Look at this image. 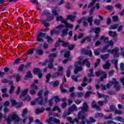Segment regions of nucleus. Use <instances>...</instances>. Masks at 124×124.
<instances>
[{"label": "nucleus", "mask_w": 124, "mask_h": 124, "mask_svg": "<svg viewBox=\"0 0 124 124\" xmlns=\"http://www.w3.org/2000/svg\"><path fill=\"white\" fill-rule=\"evenodd\" d=\"M36 36H37L36 39L37 42L43 43V42H44V39H46L48 43H50V42L53 41L52 37L49 35H46V33L45 32H38L36 35Z\"/></svg>", "instance_id": "f257e3e1"}, {"label": "nucleus", "mask_w": 124, "mask_h": 124, "mask_svg": "<svg viewBox=\"0 0 124 124\" xmlns=\"http://www.w3.org/2000/svg\"><path fill=\"white\" fill-rule=\"evenodd\" d=\"M80 108L81 110L78 112V116L84 118L83 117V116H85L84 113L89 111V106H88L87 102L83 103V107H80Z\"/></svg>", "instance_id": "f03ea898"}, {"label": "nucleus", "mask_w": 124, "mask_h": 124, "mask_svg": "<svg viewBox=\"0 0 124 124\" xmlns=\"http://www.w3.org/2000/svg\"><path fill=\"white\" fill-rule=\"evenodd\" d=\"M6 122L7 124H11L12 121H14V122H19L20 118H19V116L17 114H13L11 116H9V117L5 119Z\"/></svg>", "instance_id": "7ed1b4c3"}, {"label": "nucleus", "mask_w": 124, "mask_h": 124, "mask_svg": "<svg viewBox=\"0 0 124 124\" xmlns=\"http://www.w3.org/2000/svg\"><path fill=\"white\" fill-rule=\"evenodd\" d=\"M95 74H96V76H97V77L102 76L100 77V78L99 79V81H100L101 82H102V81H103V79H106V78H107V74H106V72L101 70H99L98 71H96L95 72Z\"/></svg>", "instance_id": "20e7f679"}, {"label": "nucleus", "mask_w": 124, "mask_h": 124, "mask_svg": "<svg viewBox=\"0 0 124 124\" xmlns=\"http://www.w3.org/2000/svg\"><path fill=\"white\" fill-rule=\"evenodd\" d=\"M43 97L42 96H39L38 98L35 99V100L31 102V105L33 106V105H35L36 104V102H37L39 105H41L42 106L43 104H44V102L43 101Z\"/></svg>", "instance_id": "39448f33"}, {"label": "nucleus", "mask_w": 124, "mask_h": 124, "mask_svg": "<svg viewBox=\"0 0 124 124\" xmlns=\"http://www.w3.org/2000/svg\"><path fill=\"white\" fill-rule=\"evenodd\" d=\"M109 84L114 85V87L116 92H119L121 90V86L119 85V82L116 79V78H112V80L109 81Z\"/></svg>", "instance_id": "423d86ee"}, {"label": "nucleus", "mask_w": 124, "mask_h": 124, "mask_svg": "<svg viewBox=\"0 0 124 124\" xmlns=\"http://www.w3.org/2000/svg\"><path fill=\"white\" fill-rule=\"evenodd\" d=\"M33 73L34 75H37L38 77L41 79L42 77H43V74H42V72L39 68H34L33 70Z\"/></svg>", "instance_id": "0eeeda50"}, {"label": "nucleus", "mask_w": 124, "mask_h": 124, "mask_svg": "<svg viewBox=\"0 0 124 124\" xmlns=\"http://www.w3.org/2000/svg\"><path fill=\"white\" fill-rule=\"evenodd\" d=\"M101 31V29L100 27H97L94 29V32L95 33V35L93 37V40H97V39L99 37V32H100Z\"/></svg>", "instance_id": "6e6552de"}, {"label": "nucleus", "mask_w": 124, "mask_h": 124, "mask_svg": "<svg viewBox=\"0 0 124 124\" xmlns=\"http://www.w3.org/2000/svg\"><path fill=\"white\" fill-rule=\"evenodd\" d=\"M113 54L114 59H117V58H119L120 57V52H119V49L118 47H116L114 49L111 50L110 52Z\"/></svg>", "instance_id": "1a4fd4ad"}, {"label": "nucleus", "mask_w": 124, "mask_h": 124, "mask_svg": "<svg viewBox=\"0 0 124 124\" xmlns=\"http://www.w3.org/2000/svg\"><path fill=\"white\" fill-rule=\"evenodd\" d=\"M3 106H4V108H3V111L4 112V114H7L8 113V112H9V109H8V106H9V105H10V102H9V101H5L4 103H3Z\"/></svg>", "instance_id": "9d476101"}, {"label": "nucleus", "mask_w": 124, "mask_h": 124, "mask_svg": "<svg viewBox=\"0 0 124 124\" xmlns=\"http://www.w3.org/2000/svg\"><path fill=\"white\" fill-rule=\"evenodd\" d=\"M46 122L48 124H50L51 122H54V123H55L56 124H61V121L59 119L52 117H50L48 119H47Z\"/></svg>", "instance_id": "9b49d317"}, {"label": "nucleus", "mask_w": 124, "mask_h": 124, "mask_svg": "<svg viewBox=\"0 0 124 124\" xmlns=\"http://www.w3.org/2000/svg\"><path fill=\"white\" fill-rule=\"evenodd\" d=\"M81 53H83V54H84V55H87L89 56V57H93V52H92V50H86L84 48L81 49Z\"/></svg>", "instance_id": "f8f14e48"}, {"label": "nucleus", "mask_w": 124, "mask_h": 124, "mask_svg": "<svg viewBox=\"0 0 124 124\" xmlns=\"http://www.w3.org/2000/svg\"><path fill=\"white\" fill-rule=\"evenodd\" d=\"M56 21L57 22H61L62 24H64L65 22L67 21L66 19H64V18L62 17V16L59 15L56 16Z\"/></svg>", "instance_id": "ddd939ff"}, {"label": "nucleus", "mask_w": 124, "mask_h": 124, "mask_svg": "<svg viewBox=\"0 0 124 124\" xmlns=\"http://www.w3.org/2000/svg\"><path fill=\"white\" fill-rule=\"evenodd\" d=\"M28 93H29V89L26 88L24 89V91H22L21 94L19 95V98L22 99L23 97H25L26 94H28Z\"/></svg>", "instance_id": "4468645a"}, {"label": "nucleus", "mask_w": 124, "mask_h": 124, "mask_svg": "<svg viewBox=\"0 0 124 124\" xmlns=\"http://www.w3.org/2000/svg\"><path fill=\"white\" fill-rule=\"evenodd\" d=\"M33 77L32 76V74L31 72V71H28L27 72L26 75L24 77V80H28V79H31Z\"/></svg>", "instance_id": "2eb2a0df"}, {"label": "nucleus", "mask_w": 124, "mask_h": 124, "mask_svg": "<svg viewBox=\"0 0 124 124\" xmlns=\"http://www.w3.org/2000/svg\"><path fill=\"white\" fill-rule=\"evenodd\" d=\"M108 48H109L108 46L107 45L104 46L103 49L101 50V53H106V52H108V53H111V52L112 51V50L108 49Z\"/></svg>", "instance_id": "dca6fc26"}, {"label": "nucleus", "mask_w": 124, "mask_h": 124, "mask_svg": "<svg viewBox=\"0 0 124 124\" xmlns=\"http://www.w3.org/2000/svg\"><path fill=\"white\" fill-rule=\"evenodd\" d=\"M85 41H87V42H91V41H92V37H90L89 36L85 37L80 42L81 44H84Z\"/></svg>", "instance_id": "f3484780"}, {"label": "nucleus", "mask_w": 124, "mask_h": 124, "mask_svg": "<svg viewBox=\"0 0 124 124\" xmlns=\"http://www.w3.org/2000/svg\"><path fill=\"white\" fill-rule=\"evenodd\" d=\"M83 118L82 117V116H79V115L77 116V118L78 120H81V122L80 123V124H86V120H87V117L85 116H82Z\"/></svg>", "instance_id": "a211bd4d"}, {"label": "nucleus", "mask_w": 124, "mask_h": 124, "mask_svg": "<svg viewBox=\"0 0 124 124\" xmlns=\"http://www.w3.org/2000/svg\"><path fill=\"white\" fill-rule=\"evenodd\" d=\"M54 20V15L52 14H50L46 16V18L45 19L46 21L47 22H51Z\"/></svg>", "instance_id": "6ab92c4d"}, {"label": "nucleus", "mask_w": 124, "mask_h": 124, "mask_svg": "<svg viewBox=\"0 0 124 124\" xmlns=\"http://www.w3.org/2000/svg\"><path fill=\"white\" fill-rule=\"evenodd\" d=\"M68 32V30L67 29H63L62 31V34L61 35V37L62 38H63V37H65V36H66L67 35Z\"/></svg>", "instance_id": "aec40b11"}, {"label": "nucleus", "mask_w": 124, "mask_h": 124, "mask_svg": "<svg viewBox=\"0 0 124 124\" xmlns=\"http://www.w3.org/2000/svg\"><path fill=\"white\" fill-rule=\"evenodd\" d=\"M82 64H85L87 67H88V68H90V67H91V63L89 62V60H88V59H86L83 61Z\"/></svg>", "instance_id": "412c9836"}, {"label": "nucleus", "mask_w": 124, "mask_h": 124, "mask_svg": "<svg viewBox=\"0 0 124 124\" xmlns=\"http://www.w3.org/2000/svg\"><path fill=\"white\" fill-rule=\"evenodd\" d=\"M76 18V16L70 15L67 16V20H70L71 22H74Z\"/></svg>", "instance_id": "4be33fe9"}, {"label": "nucleus", "mask_w": 124, "mask_h": 124, "mask_svg": "<svg viewBox=\"0 0 124 124\" xmlns=\"http://www.w3.org/2000/svg\"><path fill=\"white\" fill-rule=\"evenodd\" d=\"M46 22H47V20H42L41 21V25H43L45 28H49L50 27V24L49 23H46Z\"/></svg>", "instance_id": "5701e85b"}, {"label": "nucleus", "mask_w": 124, "mask_h": 124, "mask_svg": "<svg viewBox=\"0 0 124 124\" xmlns=\"http://www.w3.org/2000/svg\"><path fill=\"white\" fill-rule=\"evenodd\" d=\"M111 66V64L109 62V61H107L106 63L103 65L104 69H108Z\"/></svg>", "instance_id": "b1692460"}, {"label": "nucleus", "mask_w": 124, "mask_h": 124, "mask_svg": "<svg viewBox=\"0 0 124 124\" xmlns=\"http://www.w3.org/2000/svg\"><path fill=\"white\" fill-rule=\"evenodd\" d=\"M77 110V107L75 104H73L70 108H69V112H73Z\"/></svg>", "instance_id": "393cba45"}, {"label": "nucleus", "mask_w": 124, "mask_h": 124, "mask_svg": "<svg viewBox=\"0 0 124 124\" xmlns=\"http://www.w3.org/2000/svg\"><path fill=\"white\" fill-rule=\"evenodd\" d=\"M45 111V108H44L42 107L41 108H37L36 109L35 113L36 114H39V113H43Z\"/></svg>", "instance_id": "a878e982"}, {"label": "nucleus", "mask_w": 124, "mask_h": 124, "mask_svg": "<svg viewBox=\"0 0 124 124\" xmlns=\"http://www.w3.org/2000/svg\"><path fill=\"white\" fill-rule=\"evenodd\" d=\"M114 119L115 121H118V122H120L121 123H124V119L122 116L116 117Z\"/></svg>", "instance_id": "bb28decb"}, {"label": "nucleus", "mask_w": 124, "mask_h": 124, "mask_svg": "<svg viewBox=\"0 0 124 124\" xmlns=\"http://www.w3.org/2000/svg\"><path fill=\"white\" fill-rule=\"evenodd\" d=\"M52 99H54L56 104L57 103H58V102H60V101H61V99L59 97L58 95L53 96L52 97Z\"/></svg>", "instance_id": "cd10ccee"}, {"label": "nucleus", "mask_w": 124, "mask_h": 124, "mask_svg": "<svg viewBox=\"0 0 124 124\" xmlns=\"http://www.w3.org/2000/svg\"><path fill=\"white\" fill-rule=\"evenodd\" d=\"M108 35L111 37H117V33L116 32H113L112 31H109L108 32Z\"/></svg>", "instance_id": "c85d7f7f"}, {"label": "nucleus", "mask_w": 124, "mask_h": 124, "mask_svg": "<svg viewBox=\"0 0 124 124\" xmlns=\"http://www.w3.org/2000/svg\"><path fill=\"white\" fill-rule=\"evenodd\" d=\"M62 42H64V41L63 40H61V38H59L58 40L56 41L55 45V47L57 48V47H59L60 46V43H62Z\"/></svg>", "instance_id": "c756f323"}, {"label": "nucleus", "mask_w": 124, "mask_h": 124, "mask_svg": "<svg viewBox=\"0 0 124 124\" xmlns=\"http://www.w3.org/2000/svg\"><path fill=\"white\" fill-rule=\"evenodd\" d=\"M109 57H110V55H109L108 54H106L104 55H101V59H102V60H103L104 61H105V60H107V59H108V58H109Z\"/></svg>", "instance_id": "7c9ffc66"}, {"label": "nucleus", "mask_w": 124, "mask_h": 124, "mask_svg": "<svg viewBox=\"0 0 124 124\" xmlns=\"http://www.w3.org/2000/svg\"><path fill=\"white\" fill-rule=\"evenodd\" d=\"M60 75H62V74L60 73L59 72H57L53 73L52 75V78H57V77H59V76H60Z\"/></svg>", "instance_id": "2f4dec72"}, {"label": "nucleus", "mask_w": 124, "mask_h": 124, "mask_svg": "<svg viewBox=\"0 0 124 124\" xmlns=\"http://www.w3.org/2000/svg\"><path fill=\"white\" fill-rule=\"evenodd\" d=\"M51 74H47L46 77V81L45 83H49L50 82V79H51Z\"/></svg>", "instance_id": "473e14b6"}, {"label": "nucleus", "mask_w": 124, "mask_h": 124, "mask_svg": "<svg viewBox=\"0 0 124 124\" xmlns=\"http://www.w3.org/2000/svg\"><path fill=\"white\" fill-rule=\"evenodd\" d=\"M36 53L38 54L39 56H42L43 55V50L41 49H36Z\"/></svg>", "instance_id": "72a5a7b5"}, {"label": "nucleus", "mask_w": 124, "mask_h": 124, "mask_svg": "<svg viewBox=\"0 0 124 124\" xmlns=\"http://www.w3.org/2000/svg\"><path fill=\"white\" fill-rule=\"evenodd\" d=\"M70 51H67L65 52L64 54V57L66 58V59L71 58L70 57Z\"/></svg>", "instance_id": "f704fd0d"}, {"label": "nucleus", "mask_w": 124, "mask_h": 124, "mask_svg": "<svg viewBox=\"0 0 124 124\" xmlns=\"http://www.w3.org/2000/svg\"><path fill=\"white\" fill-rule=\"evenodd\" d=\"M64 24L65 25L66 27L69 29H72V28H73V24H69L68 22H67V20H66Z\"/></svg>", "instance_id": "c9c22d12"}, {"label": "nucleus", "mask_w": 124, "mask_h": 124, "mask_svg": "<svg viewBox=\"0 0 124 124\" xmlns=\"http://www.w3.org/2000/svg\"><path fill=\"white\" fill-rule=\"evenodd\" d=\"M93 17L92 16L87 18V22L88 23H89L90 26H93Z\"/></svg>", "instance_id": "e433bc0d"}, {"label": "nucleus", "mask_w": 124, "mask_h": 124, "mask_svg": "<svg viewBox=\"0 0 124 124\" xmlns=\"http://www.w3.org/2000/svg\"><path fill=\"white\" fill-rule=\"evenodd\" d=\"M109 39V38L108 37H105V36H102L100 37V40L101 41H102L103 40V42L104 43H105V42H106V41H108V40Z\"/></svg>", "instance_id": "4c0bfd02"}, {"label": "nucleus", "mask_w": 124, "mask_h": 124, "mask_svg": "<svg viewBox=\"0 0 124 124\" xmlns=\"http://www.w3.org/2000/svg\"><path fill=\"white\" fill-rule=\"evenodd\" d=\"M62 46L64 48H68V47H69V44H70L69 42H65V41H64V42H62Z\"/></svg>", "instance_id": "58836bf2"}, {"label": "nucleus", "mask_w": 124, "mask_h": 124, "mask_svg": "<svg viewBox=\"0 0 124 124\" xmlns=\"http://www.w3.org/2000/svg\"><path fill=\"white\" fill-rule=\"evenodd\" d=\"M27 114H28V108H25L23 110L22 116L25 117L27 115Z\"/></svg>", "instance_id": "ea45409f"}, {"label": "nucleus", "mask_w": 124, "mask_h": 124, "mask_svg": "<svg viewBox=\"0 0 124 124\" xmlns=\"http://www.w3.org/2000/svg\"><path fill=\"white\" fill-rule=\"evenodd\" d=\"M91 93H93V92L91 91H87L84 96V98H88L91 95Z\"/></svg>", "instance_id": "a19ab883"}, {"label": "nucleus", "mask_w": 124, "mask_h": 124, "mask_svg": "<svg viewBox=\"0 0 124 124\" xmlns=\"http://www.w3.org/2000/svg\"><path fill=\"white\" fill-rule=\"evenodd\" d=\"M104 116V114L101 113H97L94 115V118H99Z\"/></svg>", "instance_id": "79ce46f5"}, {"label": "nucleus", "mask_w": 124, "mask_h": 124, "mask_svg": "<svg viewBox=\"0 0 124 124\" xmlns=\"http://www.w3.org/2000/svg\"><path fill=\"white\" fill-rule=\"evenodd\" d=\"M43 43V48H44L45 50L48 49V48L49 47V45H48V44H47V43L45 42H44Z\"/></svg>", "instance_id": "37998d69"}, {"label": "nucleus", "mask_w": 124, "mask_h": 124, "mask_svg": "<svg viewBox=\"0 0 124 124\" xmlns=\"http://www.w3.org/2000/svg\"><path fill=\"white\" fill-rule=\"evenodd\" d=\"M31 90H34L35 91H37L38 87H37V85L36 84L33 83L31 85Z\"/></svg>", "instance_id": "c03bdc74"}, {"label": "nucleus", "mask_w": 124, "mask_h": 124, "mask_svg": "<svg viewBox=\"0 0 124 124\" xmlns=\"http://www.w3.org/2000/svg\"><path fill=\"white\" fill-rule=\"evenodd\" d=\"M58 111L59 113H61V109H60V108L58 107L57 106L54 107V108L52 109V111L53 112H55V111Z\"/></svg>", "instance_id": "a18cd8bd"}, {"label": "nucleus", "mask_w": 124, "mask_h": 124, "mask_svg": "<svg viewBox=\"0 0 124 124\" xmlns=\"http://www.w3.org/2000/svg\"><path fill=\"white\" fill-rule=\"evenodd\" d=\"M20 80H21V76L19 74H17L16 76V81L18 83V82H20Z\"/></svg>", "instance_id": "49530a36"}, {"label": "nucleus", "mask_w": 124, "mask_h": 124, "mask_svg": "<svg viewBox=\"0 0 124 124\" xmlns=\"http://www.w3.org/2000/svg\"><path fill=\"white\" fill-rule=\"evenodd\" d=\"M24 66H25V65L24 64H21L19 66V68L17 70L19 72H22L23 71L24 69Z\"/></svg>", "instance_id": "de8ad7c7"}, {"label": "nucleus", "mask_w": 124, "mask_h": 124, "mask_svg": "<svg viewBox=\"0 0 124 124\" xmlns=\"http://www.w3.org/2000/svg\"><path fill=\"white\" fill-rule=\"evenodd\" d=\"M107 43L108 44L107 45V46H108V47L109 46H113V45H114V42L113 41V40L108 41Z\"/></svg>", "instance_id": "09e8293b"}, {"label": "nucleus", "mask_w": 124, "mask_h": 124, "mask_svg": "<svg viewBox=\"0 0 124 124\" xmlns=\"http://www.w3.org/2000/svg\"><path fill=\"white\" fill-rule=\"evenodd\" d=\"M77 95L78 97L81 98L82 96L84 95V93L83 92H77Z\"/></svg>", "instance_id": "8fccbe9b"}, {"label": "nucleus", "mask_w": 124, "mask_h": 124, "mask_svg": "<svg viewBox=\"0 0 124 124\" xmlns=\"http://www.w3.org/2000/svg\"><path fill=\"white\" fill-rule=\"evenodd\" d=\"M81 64H83L80 61H76L75 62V67H77L79 66V65H81Z\"/></svg>", "instance_id": "3c124183"}, {"label": "nucleus", "mask_w": 124, "mask_h": 124, "mask_svg": "<svg viewBox=\"0 0 124 124\" xmlns=\"http://www.w3.org/2000/svg\"><path fill=\"white\" fill-rule=\"evenodd\" d=\"M51 13L49 12V11L45 10L43 11V13L42 14V15L43 16H44V15H46V16H48Z\"/></svg>", "instance_id": "603ef678"}, {"label": "nucleus", "mask_w": 124, "mask_h": 124, "mask_svg": "<svg viewBox=\"0 0 124 124\" xmlns=\"http://www.w3.org/2000/svg\"><path fill=\"white\" fill-rule=\"evenodd\" d=\"M72 79L73 81H75V82H78V78L77 76L75 75H72Z\"/></svg>", "instance_id": "864d4df0"}, {"label": "nucleus", "mask_w": 124, "mask_h": 124, "mask_svg": "<svg viewBox=\"0 0 124 124\" xmlns=\"http://www.w3.org/2000/svg\"><path fill=\"white\" fill-rule=\"evenodd\" d=\"M20 57H18L17 59H16L15 61L14 62V64L15 65V64H17V63H19L21 60H20Z\"/></svg>", "instance_id": "5fc2aeb1"}, {"label": "nucleus", "mask_w": 124, "mask_h": 124, "mask_svg": "<svg viewBox=\"0 0 124 124\" xmlns=\"http://www.w3.org/2000/svg\"><path fill=\"white\" fill-rule=\"evenodd\" d=\"M112 20L113 22H118V20H119V16H113Z\"/></svg>", "instance_id": "6e6d98bb"}, {"label": "nucleus", "mask_w": 124, "mask_h": 124, "mask_svg": "<svg viewBox=\"0 0 124 124\" xmlns=\"http://www.w3.org/2000/svg\"><path fill=\"white\" fill-rule=\"evenodd\" d=\"M59 85H60V82H59L58 80H56L54 82H53V87H58Z\"/></svg>", "instance_id": "4d7b16f0"}, {"label": "nucleus", "mask_w": 124, "mask_h": 124, "mask_svg": "<svg viewBox=\"0 0 124 124\" xmlns=\"http://www.w3.org/2000/svg\"><path fill=\"white\" fill-rule=\"evenodd\" d=\"M57 56H58L57 53H51L48 55V57L49 58H56L57 57Z\"/></svg>", "instance_id": "13d9d810"}, {"label": "nucleus", "mask_w": 124, "mask_h": 124, "mask_svg": "<svg viewBox=\"0 0 124 124\" xmlns=\"http://www.w3.org/2000/svg\"><path fill=\"white\" fill-rule=\"evenodd\" d=\"M94 24L96 25V26H99L100 24V20H99V19H95L94 21Z\"/></svg>", "instance_id": "bf43d9fd"}, {"label": "nucleus", "mask_w": 124, "mask_h": 124, "mask_svg": "<svg viewBox=\"0 0 124 124\" xmlns=\"http://www.w3.org/2000/svg\"><path fill=\"white\" fill-rule=\"evenodd\" d=\"M75 45H70V44H69V46H68V50H71L73 49V48H75Z\"/></svg>", "instance_id": "052dcab7"}, {"label": "nucleus", "mask_w": 124, "mask_h": 124, "mask_svg": "<svg viewBox=\"0 0 124 124\" xmlns=\"http://www.w3.org/2000/svg\"><path fill=\"white\" fill-rule=\"evenodd\" d=\"M52 13L53 14V15H55V16H57L59 15V14L58 13V12H57V10L56 9H53L52 10Z\"/></svg>", "instance_id": "680f3d73"}, {"label": "nucleus", "mask_w": 124, "mask_h": 124, "mask_svg": "<svg viewBox=\"0 0 124 124\" xmlns=\"http://www.w3.org/2000/svg\"><path fill=\"white\" fill-rule=\"evenodd\" d=\"M29 93L30 94H31L32 95H34V94L36 93V92L34 89H32L31 90H30L29 91Z\"/></svg>", "instance_id": "e2e57ef3"}, {"label": "nucleus", "mask_w": 124, "mask_h": 124, "mask_svg": "<svg viewBox=\"0 0 124 124\" xmlns=\"http://www.w3.org/2000/svg\"><path fill=\"white\" fill-rule=\"evenodd\" d=\"M70 74H71V71L70 70H67L66 71V77L67 78L70 77Z\"/></svg>", "instance_id": "0e129e2a"}, {"label": "nucleus", "mask_w": 124, "mask_h": 124, "mask_svg": "<svg viewBox=\"0 0 124 124\" xmlns=\"http://www.w3.org/2000/svg\"><path fill=\"white\" fill-rule=\"evenodd\" d=\"M71 58H67L66 59H65L64 60H63L62 61V63H66V62H71Z\"/></svg>", "instance_id": "69168bd1"}, {"label": "nucleus", "mask_w": 124, "mask_h": 124, "mask_svg": "<svg viewBox=\"0 0 124 124\" xmlns=\"http://www.w3.org/2000/svg\"><path fill=\"white\" fill-rule=\"evenodd\" d=\"M118 27H119V24H115L113 25H112L111 26V28L112 30H116V29H117V28H118Z\"/></svg>", "instance_id": "338daca9"}, {"label": "nucleus", "mask_w": 124, "mask_h": 124, "mask_svg": "<svg viewBox=\"0 0 124 124\" xmlns=\"http://www.w3.org/2000/svg\"><path fill=\"white\" fill-rule=\"evenodd\" d=\"M12 104V106H15V105H17V102L15 100H12L11 101Z\"/></svg>", "instance_id": "774afa93"}]
</instances>
